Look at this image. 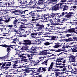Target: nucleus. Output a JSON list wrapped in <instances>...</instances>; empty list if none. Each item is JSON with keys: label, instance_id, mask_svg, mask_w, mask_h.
I'll use <instances>...</instances> for the list:
<instances>
[{"label": "nucleus", "instance_id": "1", "mask_svg": "<svg viewBox=\"0 0 77 77\" xmlns=\"http://www.w3.org/2000/svg\"><path fill=\"white\" fill-rule=\"evenodd\" d=\"M0 46L7 48V51L8 52V53L4 57H0V59H8V57H9L8 54H9V53H10V51H11V48H13V46H14V45H1Z\"/></svg>", "mask_w": 77, "mask_h": 77}, {"label": "nucleus", "instance_id": "2", "mask_svg": "<svg viewBox=\"0 0 77 77\" xmlns=\"http://www.w3.org/2000/svg\"><path fill=\"white\" fill-rule=\"evenodd\" d=\"M72 38L71 37L69 38L68 39H64L66 42H71V41H77V37L76 36H72Z\"/></svg>", "mask_w": 77, "mask_h": 77}, {"label": "nucleus", "instance_id": "3", "mask_svg": "<svg viewBox=\"0 0 77 77\" xmlns=\"http://www.w3.org/2000/svg\"><path fill=\"white\" fill-rule=\"evenodd\" d=\"M39 10H37L36 11H34L33 12V11H29V13L27 14V15H29V14H30L31 15V16H36L37 17V15H38V12H39Z\"/></svg>", "mask_w": 77, "mask_h": 77}, {"label": "nucleus", "instance_id": "4", "mask_svg": "<svg viewBox=\"0 0 77 77\" xmlns=\"http://www.w3.org/2000/svg\"><path fill=\"white\" fill-rule=\"evenodd\" d=\"M11 65V62H4V64H3L2 66H5V69H6L7 68H9Z\"/></svg>", "mask_w": 77, "mask_h": 77}, {"label": "nucleus", "instance_id": "5", "mask_svg": "<svg viewBox=\"0 0 77 77\" xmlns=\"http://www.w3.org/2000/svg\"><path fill=\"white\" fill-rule=\"evenodd\" d=\"M23 42H24L23 43V44L25 45H31L32 44L31 41L29 40V39L27 40H23Z\"/></svg>", "mask_w": 77, "mask_h": 77}, {"label": "nucleus", "instance_id": "6", "mask_svg": "<svg viewBox=\"0 0 77 77\" xmlns=\"http://www.w3.org/2000/svg\"><path fill=\"white\" fill-rule=\"evenodd\" d=\"M75 57L73 55H71L69 57V62L71 63V62H74L75 61Z\"/></svg>", "mask_w": 77, "mask_h": 77}, {"label": "nucleus", "instance_id": "7", "mask_svg": "<svg viewBox=\"0 0 77 77\" xmlns=\"http://www.w3.org/2000/svg\"><path fill=\"white\" fill-rule=\"evenodd\" d=\"M66 33H76V32L75 31V28H70L68 30L66 31Z\"/></svg>", "mask_w": 77, "mask_h": 77}, {"label": "nucleus", "instance_id": "8", "mask_svg": "<svg viewBox=\"0 0 77 77\" xmlns=\"http://www.w3.org/2000/svg\"><path fill=\"white\" fill-rule=\"evenodd\" d=\"M18 20L17 19H16L13 22V27H16L15 28H18Z\"/></svg>", "mask_w": 77, "mask_h": 77}, {"label": "nucleus", "instance_id": "9", "mask_svg": "<svg viewBox=\"0 0 77 77\" xmlns=\"http://www.w3.org/2000/svg\"><path fill=\"white\" fill-rule=\"evenodd\" d=\"M21 50H22V52L26 51L28 50V46H27V45H26L25 46H23L21 48Z\"/></svg>", "mask_w": 77, "mask_h": 77}, {"label": "nucleus", "instance_id": "10", "mask_svg": "<svg viewBox=\"0 0 77 77\" xmlns=\"http://www.w3.org/2000/svg\"><path fill=\"white\" fill-rule=\"evenodd\" d=\"M54 23H55V24L56 25H60V23H61V22L60 21V19H56L55 20H54Z\"/></svg>", "mask_w": 77, "mask_h": 77}, {"label": "nucleus", "instance_id": "11", "mask_svg": "<svg viewBox=\"0 0 77 77\" xmlns=\"http://www.w3.org/2000/svg\"><path fill=\"white\" fill-rule=\"evenodd\" d=\"M36 26L38 29H42L44 28V26L43 24L41 25L40 24H36Z\"/></svg>", "mask_w": 77, "mask_h": 77}, {"label": "nucleus", "instance_id": "12", "mask_svg": "<svg viewBox=\"0 0 77 77\" xmlns=\"http://www.w3.org/2000/svg\"><path fill=\"white\" fill-rule=\"evenodd\" d=\"M74 43V42H72L69 43L68 45H67V46L68 47V48L69 47V48H71L72 47H74L76 45H74L73 44Z\"/></svg>", "mask_w": 77, "mask_h": 77}, {"label": "nucleus", "instance_id": "13", "mask_svg": "<svg viewBox=\"0 0 77 77\" xmlns=\"http://www.w3.org/2000/svg\"><path fill=\"white\" fill-rule=\"evenodd\" d=\"M30 8L31 9H35V8H37V9H44V10H48V8H45V7L40 8V7L38 8V7H30Z\"/></svg>", "mask_w": 77, "mask_h": 77}, {"label": "nucleus", "instance_id": "14", "mask_svg": "<svg viewBox=\"0 0 77 77\" xmlns=\"http://www.w3.org/2000/svg\"><path fill=\"white\" fill-rule=\"evenodd\" d=\"M51 18V14H45V16L43 20H45V19H47V18Z\"/></svg>", "mask_w": 77, "mask_h": 77}, {"label": "nucleus", "instance_id": "15", "mask_svg": "<svg viewBox=\"0 0 77 77\" xmlns=\"http://www.w3.org/2000/svg\"><path fill=\"white\" fill-rule=\"evenodd\" d=\"M70 50H72V53L77 52V47L75 46L73 47V48H71Z\"/></svg>", "mask_w": 77, "mask_h": 77}, {"label": "nucleus", "instance_id": "16", "mask_svg": "<svg viewBox=\"0 0 77 77\" xmlns=\"http://www.w3.org/2000/svg\"><path fill=\"white\" fill-rule=\"evenodd\" d=\"M46 51H48V50H45L42 51L40 54V55H44V54L46 55L47 54H48V52Z\"/></svg>", "mask_w": 77, "mask_h": 77}, {"label": "nucleus", "instance_id": "17", "mask_svg": "<svg viewBox=\"0 0 77 77\" xmlns=\"http://www.w3.org/2000/svg\"><path fill=\"white\" fill-rule=\"evenodd\" d=\"M59 44H60L59 43L57 42L56 43V45L53 46V47L54 48H59L60 47L62 46L61 45Z\"/></svg>", "mask_w": 77, "mask_h": 77}, {"label": "nucleus", "instance_id": "18", "mask_svg": "<svg viewBox=\"0 0 77 77\" xmlns=\"http://www.w3.org/2000/svg\"><path fill=\"white\" fill-rule=\"evenodd\" d=\"M4 64V62H3L2 63H0V66L2 65V66L0 67V70H2V69H5V66H3Z\"/></svg>", "mask_w": 77, "mask_h": 77}, {"label": "nucleus", "instance_id": "19", "mask_svg": "<svg viewBox=\"0 0 77 77\" xmlns=\"http://www.w3.org/2000/svg\"><path fill=\"white\" fill-rule=\"evenodd\" d=\"M59 10V8L58 6L56 5L52 7V9H51V10Z\"/></svg>", "mask_w": 77, "mask_h": 77}, {"label": "nucleus", "instance_id": "20", "mask_svg": "<svg viewBox=\"0 0 77 77\" xmlns=\"http://www.w3.org/2000/svg\"><path fill=\"white\" fill-rule=\"evenodd\" d=\"M34 54H26V56L27 58H28L29 59H32V57L30 56H33Z\"/></svg>", "mask_w": 77, "mask_h": 77}, {"label": "nucleus", "instance_id": "21", "mask_svg": "<svg viewBox=\"0 0 77 77\" xmlns=\"http://www.w3.org/2000/svg\"><path fill=\"white\" fill-rule=\"evenodd\" d=\"M50 51H55L56 53H57L58 52H60V51H62L63 50L61 49H59L55 51V50H54L53 49H51Z\"/></svg>", "mask_w": 77, "mask_h": 77}, {"label": "nucleus", "instance_id": "22", "mask_svg": "<svg viewBox=\"0 0 77 77\" xmlns=\"http://www.w3.org/2000/svg\"><path fill=\"white\" fill-rule=\"evenodd\" d=\"M63 4L67 5V3H59L58 4H57V5L58 6V7L59 8L60 7L61 8L62 5Z\"/></svg>", "mask_w": 77, "mask_h": 77}, {"label": "nucleus", "instance_id": "23", "mask_svg": "<svg viewBox=\"0 0 77 77\" xmlns=\"http://www.w3.org/2000/svg\"><path fill=\"white\" fill-rule=\"evenodd\" d=\"M7 29H10V30H11V29H12V27H14L13 25H7L5 26Z\"/></svg>", "mask_w": 77, "mask_h": 77}, {"label": "nucleus", "instance_id": "24", "mask_svg": "<svg viewBox=\"0 0 77 77\" xmlns=\"http://www.w3.org/2000/svg\"><path fill=\"white\" fill-rule=\"evenodd\" d=\"M20 57L23 58V59L26 58V54H23L19 56Z\"/></svg>", "mask_w": 77, "mask_h": 77}, {"label": "nucleus", "instance_id": "25", "mask_svg": "<svg viewBox=\"0 0 77 77\" xmlns=\"http://www.w3.org/2000/svg\"><path fill=\"white\" fill-rule=\"evenodd\" d=\"M48 35H49V33H48L47 32H46L43 34V37H44V38L45 37H48V38H50V36H48Z\"/></svg>", "mask_w": 77, "mask_h": 77}, {"label": "nucleus", "instance_id": "26", "mask_svg": "<svg viewBox=\"0 0 77 77\" xmlns=\"http://www.w3.org/2000/svg\"><path fill=\"white\" fill-rule=\"evenodd\" d=\"M29 10H26L23 11H19V12H19V14H25V12H26V11H27V12H28L29 14Z\"/></svg>", "mask_w": 77, "mask_h": 77}, {"label": "nucleus", "instance_id": "27", "mask_svg": "<svg viewBox=\"0 0 77 77\" xmlns=\"http://www.w3.org/2000/svg\"><path fill=\"white\" fill-rule=\"evenodd\" d=\"M50 24H49V23L46 24L45 26H44V29H49V27H50Z\"/></svg>", "mask_w": 77, "mask_h": 77}, {"label": "nucleus", "instance_id": "28", "mask_svg": "<svg viewBox=\"0 0 77 77\" xmlns=\"http://www.w3.org/2000/svg\"><path fill=\"white\" fill-rule=\"evenodd\" d=\"M60 14V13H58L57 14H54L53 13H52L51 14V17L53 18V17H56L57 15H59Z\"/></svg>", "mask_w": 77, "mask_h": 77}, {"label": "nucleus", "instance_id": "29", "mask_svg": "<svg viewBox=\"0 0 77 77\" xmlns=\"http://www.w3.org/2000/svg\"><path fill=\"white\" fill-rule=\"evenodd\" d=\"M30 2L29 3V4L30 5H36L37 3L35 2H33L32 0H30Z\"/></svg>", "mask_w": 77, "mask_h": 77}, {"label": "nucleus", "instance_id": "30", "mask_svg": "<svg viewBox=\"0 0 77 77\" xmlns=\"http://www.w3.org/2000/svg\"><path fill=\"white\" fill-rule=\"evenodd\" d=\"M72 71L71 70V71L72 72V73L74 74H76L77 72V68H74L72 69Z\"/></svg>", "mask_w": 77, "mask_h": 77}, {"label": "nucleus", "instance_id": "31", "mask_svg": "<svg viewBox=\"0 0 77 77\" xmlns=\"http://www.w3.org/2000/svg\"><path fill=\"white\" fill-rule=\"evenodd\" d=\"M47 61H48V60H47L45 61H44L42 63V65H44V64H45V65H48V62Z\"/></svg>", "mask_w": 77, "mask_h": 77}, {"label": "nucleus", "instance_id": "32", "mask_svg": "<svg viewBox=\"0 0 77 77\" xmlns=\"http://www.w3.org/2000/svg\"><path fill=\"white\" fill-rule=\"evenodd\" d=\"M65 15V12H63L62 14H58V15L57 16L58 18H59L60 17H63V15Z\"/></svg>", "mask_w": 77, "mask_h": 77}, {"label": "nucleus", "instance_id": "33", "mask_svg": "<svg viewBox=\"0 0 77 77\" xmlns=\"http://www.w3.org/2000/svg\"><path fill=\"white\" fill-rule=\"evenodd\" d=\"M37 41H38V43H37V44H38V45H41V41H42V39L41 38L38 39H37Z\"/></svg>", "mask_w": 77, "mask_h": 77}, {"label": "nucleus", "instance_id": "34", "mask_svg": "<svg viewBox=\"0 0 77 77\" xmlns=\"http://www.w3.org/2000/svg\"><path fill=\"white\" fill-rule=\"evenodd\" d=\"M36 33H31V36L32 37V38H35L36 37L35 36V35H36Z\"/></svg>", "mask_w": 77, "mask_h": 77}, {"label": "nucleus", "instance_id": "35", "mask_svg": "<svg viewBox=\"0 0 77 77\" xmlns=\"http://www.w3.org/2000/svg\"><path fill=\"white\" fill-rule=\"evenodd\" d=\"M50 44H51V43L48 42H46L44 43V45H45V46H48V45H50Z\"/></svg>", "mask_w": 77, "mask_h": 77}, {"label": "nucleus", "instance_id": "36", "mask_svg": "<svg viewBox=\"0 0 77 77\" xmlns=\"http://www.w3.org/2000/svg\"><path fill=\"white\" fill-rule=\"evenodd\" d=\"M22 58V60H21V62H22L23 61V62H27L28 61V60L27 59V58Z\"/></svg>", "mask_w": 77, "mask_h": 77}, {"label": "nucleus", "instance_id": "37", "mask_svg": "<svg viewBox=\"0 0 77 77\" xmlns=\"http://www.w3.org/2000/svg\"><path fill=\"white\" fill-rule=\"evenodd\" d=\"M5 28L3 27V28H1V31L3 32V31H6V29H7L5 26Z\"/></svg>", "mask_w": 77, "mask_h": 77}, {"label": "nucleus", "instance_id": "38", "mask_svg": "<svg viewBox=\"0 0 77 77\" xmlns=\"http://www.w3.org/2000/svg\"><path fill=\"white\" fill-rule=\"evenodd\" d=\"M42 34V32H36V36H40Z\"/></svg>", "mask_w": 77, "mask_h": 77}, {"label": "nucleus", "instance_id": "39", "mask_svg": "<svg viewBox=\"0 0 77 77\" xmlns=\"http://www.w3.org/2000/svg\"><path fill=\"white\" fill-rule=\"evenodd\" d=\"M11 12L12 14H14V13H15L16 12H20V10H15L14 11H11Z\"/></svg>", "mask_w": 77, "mask_h": 77}, {"label": "nucleus", "instance_id": "40", "mask_svg": "<svg viewBox=\"0 0 77 77\" xmlns=\"http://www.w3.org/2000/svg\"><path fill=\"white\" fill-rule=\"evenodd\" d=\"M63 10H68V7L66 5H63Z\"/></svg>", "mask_w": 77, "mask_h": 77}, {"label": "nucleus", "instance_id": "41", "mask_svg": "<svg viewBox=\"0 0 77 77\" xmlns=\"http://www.w3.org/2000/svg\"><path fill=\"white\" fill-rule=\"evenodd\" d=\"M72 16V15L69 14H66L65 15V17H66V18H69Z\"/></svg>", "mask_w": 77, "mask_h": 77}, {"label": "nucleus", "instance_id": "42", "mask_svg": "<svg viewBox=\"0 0 77 77\" xmlns=\"http://www.w3.org/2000/svg\"><path fill=\"white\" fill-rule=\"evenodd\" d=\"M44 0H39L38 1V3H37V4L38 5H41L42 3V1H44Z\"/></svg>", "mask_w": 77, "mask_h": 77}, {"label": "nucleus", "instance_id": "43", "mask_svg": "<svg viewBox=\"0 0 77 77\" xmlns=\"http://www.w3.org/2000/svg\"><path fill=\"white\" fill-rule=\"evenodd\" d=\"M49 2H48V3H51V2H52V4H54V3H53V2H57V0H49Z\"/></svg>", "mask_w": 77, "mask_h": 77}, {"label": "nucleus", "instance_id": "44", "mask_svg": "<svg viewBox=\"0 0 77 77\" xmlns=\"http://www.w3.org/2000/svg\"><path fill=\"white\" fill-rule=\"evenodd\" d=\"M55 75L57 76H59L61 74L60 72H57L55 73Z\"/></svg>", "mask_w": 77, "mask_h": 77}, {"label": "nucleus", "instance_id": "45", "mask_svg": "<svg viewBox=\"0 0 77 77\" xmlns=\"http://www.w3.org/2000/svg\"><path fill=\"white\" fill-rule=\"evenodd\" d=\"M13 68H17V66H18V65L17 64H14L13 63Z\"/></svg>", "mask_w": 77, "mask_h": 77}, {"label": "nucleus", "instance_id": "46", "mask_svg": "<svg viewBox=\"0 0 77 77\" xmlns=\"http://www.w3.org/2000/svg\"><path fill=\"white\" fill-rule=\"evenodd\" d=\"M13 62H14L13 63L16 64V65H18V60L16 61H14Z\"/></svg>", "mask_w": 77, "mask_h": 77}, {"label": "nucleus", "instance_id": "47", "mask_svg": "<svg viewBox=\"0 0 77 77\" xmlns=\"http://www.w3.org/2000/svg\"><path fill=\"white\" fill-rule=\"evenodd\" d=\"M17 20L18 24H19V23H21V24H23L21 22V21H23V20H19V19Z\"/></svg>", "mask_w": 77, "mask_h": 77}, {"label": "nucleus", "instance_id": "48", "mask_svg": "<svg viewBox=\"0 0 77 77\" xmlns=\"http://www.w3.org/2000/svg\"><path fill=\"white\" fill-rule=\"evenodd\" d=\"M25 72H26V73H29V72H30L32 70H30L28 69H26L25 70Z\"/></svg>", "mask_w": 77, "mask_h": 77}, {"label": "nucleus", "instance_id": "49", "mask_svg": "<svg viewBox=\"0 0 77 77\" xmlns=\"http://www.w3.org/2000/svg\"><path fill=\"white\" fill-rule=\"evenodd\" d=\"M62 61L60 60H57L56 62V65L58 64V62H62Z\"/></svg>", "mask_w": 77, "mask_h": 77}, {"label": "nucleus", "instance_id": "50", "mask_svg": "<svg viewBox=\"0 0 77 77\" xmlns=\"http://www.w3.org/2000/svg\"><path fill=\"white\" fill-rule=\"evenodd\" d=\"M12 4L11 3H8V7L10 8L12 7Z\"/></svg>", "mask_w": 77, "mask_h": 77}, {"label": "nucleus", "instance_id": "51", "mask_svg": "<svg viewBox=\"0 0 77 77\" xmlns=\"http://www.w3.org/2000/svg\"><path fill=\"white\" fill-rule=\"evenodd\" d=\"M24 26V25H21L20 27V29H23V28H25V27Z\"/></svg>", "mask_w": 77, "mask_h": 77}, {"label": "nucleus", "instance_id": "52", "mask_svg": "<svg viewBox=\"0 0 77 77\" xmlns=\"http://www.w3.org/2000/svg\"><path fill=\"white\" fill-rule=\"evenodd\" d=\"M8 11V10H2V12H2L3 13L4 12H5V13H8V12H9L7 11Z\"/></svg>", "mask_w": 77, "mask_h": 77}, {"label": "nucleus", "instance_id": "53", "mask_svg": "<svg viewBox=\"0 0 77 77\" xmlns=\"http://www.w3.org/2000/svg\"><path fill=\"white\" fill-rule=\"evenodd\" d=\"M20 4H24V0H20Z\"/></svg>", "mask_w": 77, "mask_h": 77}, {"label": "nucleus", "instance_id": "54", "mask_svg": "<svg viewBox=\"0 0 77 77\" xmlns=\"http://www.w3.org/2000/svg\"><path fill=\"white\" fill-rule=\"evenodd\" d=\"M61 2H62L61 3H65L66 2V0H61Z\"/></svg>", "mask_w": 77, "mask_h": 77}, {"label": "nucleus", "instance_id": "55", "mask_svg": "<svg viewBox=\"0 0 77 77\" xmlns=\"http://www.w3.org/2000/svg\"><path fill=\"white\" fill-rule=\"evenodd\" d=\"M8 73H6V77H12V75H8Z\"/></svg>", "mask_w": 77, "mask_h": 77}, {"label": "nucleus", "instance_id": "56", "mask_svg": "<svg viewBox=\"0 0 77 77\" xmlns=\"http://www.w3.org/2000/svg\"><path fill=\"white\" fill-rule=\"evenodd\" d=\"M44 16H45V14H41V15H40V17H42V19H43L44 20Z\"/></svg>", "mask_w": 77, "mask_h": 77}, {"label": "nucleus", "instance_id": "57", "mask_svg": "<svg viewBox=\"0 0 77 77\" xmlns=\"http://www.w3.org/2000/svg\"><path fill=\"white\" fill-rule=\"evenodd\" d=\"M71 8H72L73 10H74V9L76 8L77 6H73L72 7H71Z\"/></svg>", "mask_w": 77, "mask_h": 77}, {"label": "nucleus", "instance_id": "58", "mask_svg": "<svg viewBox=\"0 0 77 77\" xmlns=\"http://www.w3.org/2000/svg\"><path fill=\"white\" fill-rule=\"evenodd\" d=\"M23 4H26V5H28V4L27 3V0H24Z\"/></svg>", "mask_w": 77, "mask_h": 77}, {"label": "nucleus", "instance_id": "59", "mask_svg": "<svg viewBox=\"0 0 77 77\" xmlns=\"http://www.w3.org/2000/svg\"><path fill=\"white\" fill-rule=\"evenodd\" d=\"M74 35H72L71 34H67L66 35V37H69V36H72Z\"/></svg>", "mask_w": 77, "mask_h": 77}, {"label": "nucleus", "instance_id": "60", "mask_svg": "<svg viewBox=\"0 0 77 77\" xmlns=\"http://www.w3.org/2000/svg\"><path fill=\"white\" fill-rule=\"evenodd\" d=\"M41 67H40L37 70V72H41Z\"/></svg>", "mask_w": 77, "mask_h": 77}, {"label": "nucleus", "instance_id": "61", "mask_svg": "<svg viewBox=\"0 0 77 77\" xmlns=\"http://www.w3.org/2000/svg\"><path fill=\"white\" fill-rule=\"evenodd\" d=\"M45 68H43V67H42V70L44 71V72H45L46 71V69H45Z\"/></svg>", "mask_w": 77, "mask_h": 77}, {"label": "nucleus", "instance_id": "62", "mask_svg": "<svg viewBox=\"0 0 77 77\" xmlns=\"http://www.w3.org/2000/svg\"><path fill=\"white\" fill-rule=\"evenodd\" d=\"M68 48L67 45H66V46H63L62 48L65 49V48Z\"/></svg>", "mask_w": 77, "mask_h": 77}, {"label": "nucleus", "instance_id": "63", "mask_svg": "<svg viewBox=\"0 0 77 77\" xmlns=\"http://www.w3.org/2000/svg\"><path fill=\"white\" fill-rule=\"evenodd\" d=\"M56 37L53 36L52 37L51 39H52V40H56Z\"/></svg>", "mask_w": 77, "mask_h": 77}, {"label": "nucleus", "instance_id": "64", "mask_svg": "<svg viewBox=\"0 0 77 77\" xmlns=\"http://www.w3.org/2000/svg\"><path fill=\"white\" fill-rule=\"evenodd\" d=\"M65 20V19H62L61 21V23H63V22H64Z\"/></svg>", "mask_w": 77, "mask_h": 77}]
</instances>
